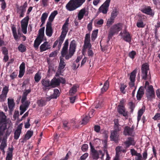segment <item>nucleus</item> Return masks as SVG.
I'll return each instance as SVG.
<instances>
[{
  "label": "nucleus",
  "mask_w": 160,
  "mask_h": 160,
  "mask_svg": "<svg viewBox=\"0 0 160 160\" xmlns=\"http://www.w3.org/2000/svg\"><path fill=\"white\" fill-rule=\"evenodd\" d=\"M135 160H143L141 154L140 153H138L135 158Z\"/></svg>",
  "instance_id": "338daca9"
},
{
  "label": "nucleus",
  "mask_w": 160,
  "mask_h": 160,
  "mask_svg": "<svg viewBox=\"0 0 160 160\" xmlns=\"http://www.w3.org/2000/svg\"><path fill=\"white\" fill-rule=\"evenodd\" d=\"M28 18L25 17L21 21V26L22 32L24 34L27 33V28L28 23Z\"/></svg>",
  "instance_id": "9d476101"
},
{
  "label": "nucleus",
  "mask_w": 160,
  "mask_h": 160,
  "mask_svg": "<svg viewBox=\"0 0 160 160\" xmlns=\"http://www.w3.org/2000/svg\"><path fill=\"white\" fill-rule=\"evenodd\" d=\"M149 70V66L147 63L143 64L141 68V76L142 78L145 80L150 81L151 79V76L150 73L148 74Z\"/></svg>",
  "instance_id": "7ed1b4c3"
},
{
  "label": "nucleus",
  "mask_w": 160,
  "mask_h": 160,
  "mask_svg": "<svg viewBox=\"0 0 160 160\" xmlns=\"http://www.w3.org/2000/svg\"><path fill=\"white\" fill-rule=\"evenodd\" d=\"M90 33H87L86 34L83 50V52H85L86 49L88 48H91L92 45L90 43Z\"/></svg>",
  "instance_id": "1a4fd4ad"
},
{
  "label": "nucleus",
  "mask_w": 160,
  "mask_h": 160,
  "mask_svg": "<svg viewBox=\"0 0 160 160\" xmlns=\"http://www.w3.org/2000/svg\"><path fill=\"white\" fill-rule=\"evenodd\" d=\"M89 14V11L88 9L83 8L81 9L78 14V19L79 20H82L84 17H87Z\"/></svg>",
  "instance_id": "0eeeda50"
},
{
  "label": "nucleus",
  "mask_w": 160,
  "mask_h": 160,
  "mask_svg": "<svg viewBox=\"0 0 160 160\" xmlns=\"http://www.w3.org/2000/svg\"><path fill=\"white\" fill-rule=\"evenodd\" d=\"M131 154L132 156H136L138 153L134 149H131L130 150Z\"/></svg>",
  "instance_id": "69168bd1"
},
{
  "label": "nucleus",
  "mask_w": 160,
  "mask_h": 160,
  "mask_svg": "<svg viewBox=\"0 0 160 160\" xmlns=\"http://www.w3.org/2000/svg\"><path fill=\"white\" fill-rule=\"evenodd\" d=\"M50 48V46L48 43L46 42L41 44L40 47V51L41 52L45 51Z\"/></svg>",
  "instance_id": "aec40b11"
},
{
  "label": "nucleus",
  "mask_w": 160,
  "mask_h": 160,
  "mask_svg": "<svg viewBox=\"0 0 160 160\" xmlns=\"http://www.w3.org/2000/svg\"><path fill=\"white\" fill-rule=\"evenodd\" d=\"M91 148V151L92 157L93 159L97 160L98 159L99 156L100 154L102 153V151L101 150L98 151H96L92 146L91 142L89 143Z\"/></svg>",
  "instance_id": "6e6552de"
},
{
  "label": "nucleus",
  "mask_w": 160,
  "mask_h": 160,
  "mask_svg": "<svg viewBox=\"0 0 160 160\" xmlns=\"http://www.w3.org/2000/svg\"><path fill=\"white\" fill-rule=\"evenodd\" d=\"M9 89L8 87L5 86L3 88L2 91V93L5 95L7 96V94L8 92Z\"/></svg>",
  "instance_id": "de8ad7c7"
},
{
  "label": "nucleus",
  "mask_w": 160,
  "mask_h": 160,
  "mask_svg": "<svg viewBox=\"0 0 160 160\" xmlns=\"http://www.w3.org/2000/svg\"><path fill=\"white\" fill-rule=\"evenodd\" d=\"M144 112V110L142 108L140 109L138 111V117H137V120H138V122L139 121V120H140L141 116L142 115Z\"/></svg>",
  "instance_id": "c03bdc74"
},
{
  "label": "nucleus",
  "mask_w": 160,
  "mask_h": 160,
  "mask_svg": "<svg viewBox=\"0 0 160 160\" xmlns=\"http://www.w3.org/2000/svg\"><path fill=\"white\" fill-rule=\"evenodd\" d=\"M58 14V12L57 11H54L52 12L49 18V19L50 21H52L54 19L55 16Z\"/></svg>",
  "instance_id": "a19ab883"
},
{
  "label": "nucleus",
  "mask_w": 160,
  "mask_h": 160,
  "mask_svg": "<svg viewBox=\"0 0 160 160\" xmlns=\"http://www.w3.org/2000/svg\"><path fill=\"white\" fill-rule=\"evenodd\" d=\"M12 128L9 127L6 129V131L5 133V136H8L10 134L12 131Z\"/></svg>",
  "instance_id": "864d4df0"
},
{
  "label": "nucleus",
  "mask_w": 160,
  "mask_h": 160,
  "mask_svg": "<svg viewBox=\"0 0 160 160\" xmlns=\"http://www.w3.org/2000/svg\"><path fill=\"white\" fill-rule=\"evenodd\" d=\"M60 37H59V40H56L55 42L54 43V44L53 45V48H55L56 47V46L58 44V47L59 49H60V48H61V45L62 43H61V44H60Z\"/></svg>",
  "instance_id": "603ef678"
},
{
  "label": "nucleus",
  "mask_w": 160,
  "mask_h": 160,
  "mask_svg": "<svg viewBox=\"0 0 160 160\" xmlns=\"http://www.w3.org/2000/svg\"><path fill=\"white\" fill-rule=\"evenodd\" d=\"M53 30L51 26V23L50 22H48L46 25V33L48 37H51L53 33Z\"/></svg>",
  "instance_id": "dca6fc26"
},
{
  "label": "nucleus",
  "mask_w": 160,
  "mask_h": 160,
  "mask_svg": "<svg viewBox=\"0 0 160 160\" xmlns=\"http://www.w3.org/2000/svg\"><path fill=\"white\" fill-rule=\"evenodd\" d=\"M25 71V63L24 62H22L19 67V72L18 77L22 78L24 74Z\"/></svg>",
  "instance_id": "412c9836"
},
{
  "label": "nucleus",
  "mask_w": 160,
  "mask_h": 160,
  "mask_svg": "<svg viewBox=\"0 0 160 160\" xmlns=\"http://www.w3.org/2000/svg\"><path fill=\"white\" fill-rule=\"evenodd\" d=\"M45 28L42 27L39 30L38 36V38H41L43 39L44 36Z\"/></svg>",
  "instance_id": "473e14b6"
},
{
  "label": "nucleus",
  "mask_w": 160,
  "mask_h": 160,
  "mask_svg": "<svg viewBox=\"0 0 160 160\" xmlns=\"http://www.w3.org/2000/svg\"><path fill=\"white\" fill-rule=\"evenodd\" d=\"M134 126L132 125L131 128L127 126L125 127L123 131L124 135L132 136L134 134Z\"/></svg>",
  "instance_id": "f8f14e48"
},
{
  "label": "nucleus",
  "mask_w": 160,
  "mask_h": 160,
  "mask_svg": "<svg viewBox=\"0 0 160 160\" xmlns=\"http://www.w3.org/2000/svg\"><path fill=\"white\" fill-rule=\"evenodd\" d=\"M141 11L143 13L148 14L152 15V11L150 7H148L141 10Z\"/></svg>",
  "instance_id": "b1692460"
},
{
  "label": "nucleus",
  "mask_w": 160,
  "mask_h": 160,
  "mask_svg": "<svg viewBox=\"0 0 160 160\" xmlns=\"http://www.w3.org/2000/svg\"><path fill=\"white\" fill-rule=\"evenodd\" d=\"M18 49L19 51L23 52L26 51V48L25 46L22 44H20L18 47Z\"/></svg>",
  "instance_id": "79ce46f5"
},
{
  "label": "nucleus",
  "mask_w": 160,
  "mask_h": 160,
  "mask_svg": "<svg viewBox=\"0 0 160 160\" xmlns=\"http://www.w3.org/2000/svg\"><path fill=\"white\" fill-rule=\"evenodd\" d=\"M118 113L125 117L128 116V112L126 111L124 106L119 105L118 106Z\"/></svg>",
  "instance_id": "f3484780"
},
{
  "label": "nucleus",
  "mask_w": 160,
  "mask_h": 160,
  "mask_svg": "<svg viewBox=\"0 0 160 160\" xmlns=\"http://www.w3.org/2000/svg\"><path fill=\"white\" fill-rule=\"evenodd\" d=\"M7 117L5 113L2 111L0 112V122L5 123L7 122Z\"/></svg>",
  "instance_id": "bb28decb"
},
{
  "label": "nucleus",
  "mask_w": 160,
  "mask_h": 160,
  "mask_svg": "<svg viewBox=\"0 0 160 160\" xmlns=\"http://www.w3.org/2000/svg\"><path fill=\"white\" fill-rule=\"evenodd\" d=\"M12 34L14 38L16 41L18 40V37L17 34V31L16 28L14 27H12Z\"/></svg>",
  "instance_id": "e433bc0d"
},
{
  "label": "nucleus",
  "mask_w": 160,
  "mask_h": 160,
  "mask_svg": "<svg viewBox=\"0 0 160 160\" xmlns=\"http://www.w3.org/2000/svg\"><path fill=\"white\" fill-rule=\"evenodd\" d=\"M78 87V86L77 85H75L73 86L69 90V94L70 95H72L76 93Z\"/></svg>",
  "instance_id": "c756f323"
},
{
  "label": "nucleus",
  "mask_w": 160,
  "mask_h": 160,
  "mask_svg": "<svg viewBox=\"0 0 160 160\" xmlns=\"http://www.w3.org/2000/svg\"><path fill=\"white\" fill-rule=\"evenodd\" d=\"M88 48V56L89 57H92L94 53L92 50L91 49V48Z\"/></svg>",
  "instance_id": "5fc2aeb1"
},
{
  "label": "nucleus",
  "mask_w": 160,
  "mask_h": 160,
  "mask_svg": "<svg viewBox=\"0 0 160 160\" xmlns=\"http://www.w3.org/2000/svg\"><path fill=\"white\" fill-rule=\"evenodd\" d=\"M52 88H54L58 86L60 84V81L58 78H53L51 81Z\"/></svg>",
  "instance_id": "4be33fe9"
},
{
  "label": "nucleus",
  "mask_w": 160,
  "mask_h": 160,
  "mask_svg": "<svg viewBox=\"0 0 160 160\" xmlns=\"http://www.w3.org/2000/svg\"><path fill=\"white\" fill-rule=\"evenodd\" d=\"M22 125L23 124L22 123L19 124L17 127L16 129L15 130L14 136L15 139L17 140L19 138L21 133Z\"/></svg>",
  "instance_id": "4468645a"
},
{
  "label": "nucleus",
  "mask_w": 160,
  "mask_h": 160,
  "mask_svg": "<svg viewBox=\"0 0 160 160\" xmlns=\"http://www.w3.org/2000/svg\"><path fill=\"white\" fill-rule=\"evenodd\" d=\"M33 132L32 131H28L25 134V138L26 139H29L32 135Z\"/></svg>",
  "instance_id": "4c0bfd02"
},
{
  "label": "nucleus",
  "mask_w": 160,
  "mask_h": 160,
  "mask_svg": "<svg viewBox=\"0 0 160 160\" xmlns=\"http://www.w3.org/2000/svg\"><path fill=\"white\" fill-rule=\"evenodd\" d=\"M65 63L64 62V59L60 57V62L59 65V68L60 69H62L64 68L65 66Z\"/></svg>",
  "instance_id": "72a5a7b5"
},
{
  "label": "nucleus",
  "mask_w": 160,
  "mask_h": 160,
  "mask_svg": "<svg viewBox=\"0 0 160 160\" xmlns=\"http://www.w3.org/2000/svg\"><path fill=\"white\" fill-rule=\"evenodd\" d=\"M136 54V52L133 51H132L129 54V57L132 59H133L134 58V57Z\"/></svg>",
  "instance_id": "bf43d9fd"
},
{
  "label": "nucleus",
  "mask_w": 160,
  "mask_h": 160,
  "mask_svg": "<svg viewBox=\"0 0 160 160\" xmlns=\"http://www.w3.org/2000/svg\"><path fill=\"white\" fill-rule=\"evenodd\" d=\"M127 87L126 85L124 84H121L120 85V91L121 92L124 94L125 93V91H124L125 88Z\"/></svg>",
  "instance_id": "6e6d98bb"
},
{
  "label": "nucleus",
  "mask_w": 160,
  "mask_h": 160,
  "mask_svg": "<svg viewBox=\"0 0 160 160\" xmlns=\"http://www.w3.org/2000/svg\"><path fill=\"white\" fill-rule=\"evenodd\" d=\"M146 95L148 99H151L154 96V92L153 90V86L150 85L148 86V88H146Z\"/></svg>",
  "instance_id": "9b49d317"
},
{
  "label": "nucleus",
  "mask_w": 160,
  "mask_h": 160,
  "mask_svg": "<svg viewBox=\"0 0 160 160\" xmlns=\"http://www.w3.org/2000/svg\"><path fill=\"white\" fill-rule=\"evenodd\" d=\"M119 134L116 131H111L110 138L111 140L114 142H117L118 139Z\"/></svg>",
  "instance_id": "6ab92c4d"
},
{
  "label": "nucleus",
  "mask_w": 160,
  "mask_h": 160,
  "mask_svg": "<svg viewBox=\"0 0 160 160\" xmlns=\"http://www.w3.org/2000/svg\"><path fill=\"white\" fill-rule=\"evenodd\" d=\"M90 118L88 116H86L82 119V124H86L89 121Z\"/></svg>",
  "instance_id": "4d7b16f0"
},
{
  "label": "nucleus",
  "mask_w": 160,
  "mask_h": 160,
  "mask_svg": "<svg viewBox=\"0 0 160 160\" xmlns=\"http://www.w3.org/2000/svg\"><path fill=\"white\" fill-rule=\"evenodd\" d=\"M7 96L2 94L0 95V102H2L4 101L6 98Z\"/></svg>",
  "instance_id": "680f3d73"
},
{
  "label": "nucleus",
  "mask_w": 160,
  "mask_h": 160,
  "mask_svg": "<svg viewBox=\"0 0 160 160\" xmlns=\"http://www.w3.org/2000/svg\"><path fill=\"white\" fill-rule=\"evenodd\" d=\"M137 70L135 69L133 70L130 75L129 79L130 81H133L135 80V78L136 76V74L137 73Z\"/></svg>",
  "instance_id": "c85d7f7f"
},
{
  "label": "nucleus",
  "mask_w": 160,
  "mask_h": 160,
  "mask_svg": "<svg viewBox=\"0 0 160 160\" xmlns=\"http://www.w3.org/2000/svg\"><path fill=\"white\" fill-rule=\"evenodd\" d=\"M79 7L74 0H70L66 6V9L70 11H74Z\"/></svg>",
  "instance_id": "39448f33"
},
{
  "label": "nucleus",
  "mask_w": 160,
  "mask_h": 160,
  "mask_svg": "<svg viewBox=\"0 0 160 160\" xmlns=\"http://www.w3.org/2000/svg\"><path fill=\"white\" fill-rule=\"evenodd\" d=\"M88 148V145L87 144H83L82 147V150L83 152L86 151Z\"/></svg>",
  "instance_id": "0e129e2a"
},
{
  "label": "nucleus",
  "mask_w": 160,
  "mask_h": 160,
  "mask_svg": "<svg viewBox=\"0 0 160 160\" xmlns=\"http://www.w3.org/2000/svg\"><path fill=\"white\" fill-rule=\"evenodd\" d=\"M121 35L122 38L125 41L130 42L131 40V37L128 32L126 31H124L123 32H121L119 34Z\"/></svg>",
  "instance_id": "ddd939ff"
},
{
  "label": "nucleus",
  "mask_w": 160,
  "mask_h": 160,
  "mask_svg": "<svg viewBox=\"0 0 160 160\" xmlns=\"http://www.w3.org/2000/svg\"><path fill=\"white\" fill-rule=\"evenodd\" d=\"M43 39L37 38L35 40L34 46L35 48H38L42 41Z\"/></svg>",
  "instance_id": "cd10ccee"
},
{
  "label": "nucleus",
  "mask_w": 160,
  "mask_h": 160,
  "mask_svg": "<svg viewBox=\"0 0 160 160\" xmlns=\"http://www.w3.org/2000/svg\"><path fill=\"white\" fill-rule=\"evenodd\" d=\"M8 108L11 111H12L15 106V103L13 99H12L8 98Z\"/></svg>",
  "instance_id": "5701e85b"
},
{
  "label": "nucleus",
  "mask_w": 160,
  "mask_h": 160,
  "mask_svg": "<svg viewBox=\"0 0 160 160\" xmlns=\"http://www.w3.org/2000/svg\"><path fill=\"white\" fill-rule=\"evenodd\" d=\"M144 94V90L143 87H141L138 91L137 97L138 100H140Z\"/></svg>",
  "instance_id": "393cba45"
},
{
  "label": "nucleus",
  "mask_w": 160,
  "mask_h": 160,
  "mask_svg": "<svg viewBox=\"0 0 160 160\" xmlns=\"http://www.w3.org/2000/svg\"><path fill=\"white\" fill-rule=\"evenodd\" d=\"M124 143L126 147L128 148L131 145L134 146L136 143V142L133 138L129 137L128 138L127 140L124 142Z\"/></svg>",
  "instance_id": "a211bd4d"
},
{
  "label": "nucleus",
  "mask_w": 160,
  "mask_h": 160,
  "mask_svg": "<svg viewBox=\"0 0 160 160\" xmlns=\"http://www.w3.org/2000/svg\"><path fill=\"white\" fill-rule=\"evenodd\" d=\"M68 40H66L64 44V46L61 52L62 56L65 57L66 59L68 60L73 55L75 51L76 45L74 40H72L70 42L69 48V52H68Z\"/></svg>",
  "instance_id": "f257e3e1"
},
{
  "label": "nucleus",
  "mask_w": 160,
  "mask_h": 160,
  "mask_svg": "<svg viewBox=\"0 0 160 160\" xmlns=\"http://www.w3.org/2000/svg\"><path fill=\"white\" fill-rule=\"evenodd\" d=\"M42 83L43 86V88L44 90H48L52 88L51 82L48 80L43 79L42 81Z\"/></svg>",
  "instance_id": "2eb2a0df"
},
{
  "label": "nucleus",
  "mask_w": 160,
  "mask_h": 160,
  "mask_svg": "<svg viewBox=\"0 0 160 160\" xmlns=\"http://www.w3.org/2000/svg\"><path fill=\"white\" fill-rule=\"evenodd\" d=\"M30 103V102H29L26 101L24 102L23 103H22V105H21V106L27 110V109L28 108L29 105Z\"/></svg>",
  "instance_id": "09e8293b"
},
{
  "label": "nucleus",
  "mask_w": 160,
  "mask_h": 160,
  "mask_svg": "<svg viewBox=\"0 0 160 160\" xmlns=\"http://www.w3.org/2000/svg\"><path fill=\"white\" fill-rule=\"evenodd\" d=\"M116 156L119 157L120 152H125V150L122 149V147L121 146H118L116 147Z\"/></svg>",
  "instance_id": "2f4dec72"
},
{
  "label": "nucleus",
  "mask_w": 160,
  "mask_h": 160,
  "mask_svg": "<svg viewBox=\"0 0 160 160\" xmlns=\"http://www.w3.org/2000/svg\"><path fill=\"white\" fill-rule=\"evenodd\" d=\"M92 20L87 25L88 29L90 32L92 29Z\"/></svg>",
  "instance_id": "e2e57ef3"
},
{
  "label": "nucleus",
  "mask_w": 160,
  "mask_h": 160,
  "mask_svg": "<svg viewBox=\"0 0 160 160\" xmlns=\"http://www.w3.org/2000/svg\"><path fill=\"white\" fill-rule=\"evenodd\" d=\"M111 0H106L105 2L101 6L99 9L100 12L103 14H106L108 9Z\"/></svg>",
  "instance_id": "423d86ee"
},
{
  "label": "nucleus",
  "mask_w": 160,
  "mask_h": 160,
  "mask_svg": "<svg viewBox=\"0 0 160 160\" xmlns=\"http://www.w3.org/2000/svg\"><path fill=\"white\" fill-rule=\"evenodd\" d=\"M7 146L6 140L5 139H3L0 145V150L4 153L5 152L4 149L7 147Z\"/></svg>",
  "instance_id": "a878e982"
},
{
  "label": "nucleus",
  "mask_w": 160,
  "mask_h": 160,
  "mask_svg": "<svg viewBox=\"0 0 160 160\" xmlns=\"http://www.w3.org/2000/svg\"><path fill=\"white\" fill-rule=\"evenodd\" d=\"M59 91L57 89H55L54 90V93L52 95V98H56L59 96Z\"/></svg>",
  "instance_id": "37998d69"
},
{
  "label": "nucleus",
  "mask_w": 160,
  "mask_h": 160,
  "mask_svg": "<svg viewBox=\"0 0 160 160\" xmlns=\"http://www.w3.org/2000/svg\"><path fill=\"white\" fill-rule=\"evenodd\" d=\"M48 14L46 12H44L43 13L41 17V21L42 24L41 26L45 22V21L47 18Z\"/></svg>",
  "instance_id": "7c9ffc66"
},
{
  "label": "nucleus",
  "mask_w": 160,
  "mask_h": 160,
  "mask_svg": "<svg viewBox=\"0 0 160 160\" xmlns=\"http://www.w3.org/2000/svg\"><path fill=\"white\" fill-rule=\"evenodd\" d=\"M109 87V82L108 80H107L104 84L103 86L101 88V91L103 92L106 91Z\"/></svg>",
  "instance_id": "c9c22d12"
},
{
  "label": "nucleus",
  "mask_w": 160,
  "mask_h": 160,
  "mask_svg": "<svg viewBox=\"0 0 160 160\" xmlns=\"http://www.w3.org/2000/svg\"><path fill=\"white\" fill-rule=\"evenodd\" d=\"M37 104L39 107H42L46 105V101L45 100L42 99L37 101Z\"/></svg>",
  "instance_id": "ea45409f"
},
{
  "label": "nucleus",
  "mask_w": 160,
  "mask_h": 160,
  "mask_svg": "<svg viewBox=\"0 0 160 160\" xmlns=\"http://www.w3.org/2000/svg\"><path fill=\"white\" fill-rule=\"evenodd\" d=\"M114 20L110 17L108 18L107 22L106 25L107 26L110 27L114 22Z\"/></svg>",
  "instance_id": "a18cd8bd"
},
{
  "label": "nucleus",
  "mask_w": 160,
  "mask_h": 160,
  "mask_svg": "<svg viewBox=\"0 0 160 160\" xmlns=\"http://www.w3.org/2000/svg\"><path fill=\"white\" fill-rule=\"evenodd\" d=\"M154 120H160V113H157L153 118Z\"/></svg>",
  "instance_id": "774afa93"
},
{
  "label": "nucleus",
  "mask_w": 160,
  "mask_h": 160,
  "mask_svg": "<svg viewBox=\"0 0 160 160\" xmlns=\"http://www.w3.org/2000/svg\"><path fill=\"white\" fill-rule=\"evenodd\" d=\"M68 19L66 20L62 27V32L60 36V44L62 43L68 31Z\"/></svg>",
  "instance_id": "20e7f679"
},
{
  "label": "nucleus",
  "mask_w": 160,
  "mask_h": 160,
  "mask_svg": "<svg viewBox=\"0 0 160 160\" xmlns=\"http://www.w3.org/2000/svg\"><path fill=\"white\" fill-rule=\"evenodd\" d=\"M114 122V129L115 130L114 131H116L118 132V131H120L121 130V128L119 127V125L118 122H116L115 121Z\"/></svg>",
  "instance_id": "49530a36"
},
{
  "label": "nucleus",
  "mask_w": 160,
  "mask_h": 160,
  "mask_svg": "<svg viewBox=\"0 0 160 160\" xmlns=\"http://www.w3.org/2000/svg\"><path fill=\"white\" fill-rule=\"evenodd\" d=\"M122 28V24L121 23H118L113 25L110 28L109 32L108 38H111L115 34H117L121 31Z\"/></svg>",
  "instance_id": "f03ea898"
},
{
  "label": "nucleus",
  "mask_w": 160,
  "mask_h": 160,
  "mask_svg": "<svg viewBox=\"0 0 160 160\" xmlns=\"http://www.w3.org/2000/svg\"><path fill=\"white\" fill-rule=\"evenodd\" d=\"M77 5L80 7L83 3H84L86 0H74Z\"/></svg>",
  "instance_id": "3c124183"
},
{
  "label": "nucleus",
  "mask_w": 160,
  "mask_h": 160,
  "mask_svg": "<svg viewBox=\"0 0 160 160\" xmlns=\"http://www.w3.org/2000/svg\"><path fill=\"white\" fill-rule=\"evenodd\" d=\"M34 80L35 82H38L41 78V73L39 72H37L34 76Z\"/></svg>",
  "instance_id": "58836bf2"
},
{
  "label": "nucleus",
  "mask_w": 160,
  "mask_h": 160,
  "mask_svg": "<svg viewBox=\"0 0 160 160\" xmlns=\"http://www.w3.org/2000/svg\"><path fill=\"white\" fill-rule=\"evenodd\" d=\"M117 15L118 12L116 10H113L111 14L110 18L114 20Z\"/></svg>",
  "instance_id": "8fccbe9b"
},
{
  "label": "nucleus",
  "mask_w": 160,
  "mask_h": 160,
  "mask_svg": "<svg viewBox=\"0 0 160 160\" xmlns=\"http://www.w3.org/2000/svg\"><path fill=\"white\" fill-rule=\"evenodd\" d=\"M98 29H96L92 31V35H91V40L93 41L96 38L97 36V34L98 33Z\"/></svg>",
  "instance_id": "f704fd0d"
},
{
  "label": "nucleus",
  "mask_w": 160,
  "mask_h": 160,
  "mask_svg": "<svg viewBox=\"0 0 160 160\" xmlns=\"http://www.w3.org/2000/svg\"><path fill=\"white\" fill-rule=\"evenodd\" d=\"M148 153L147 150H145L142 153V157L143 160H146L147 158Z\"/></svg>",
  "instance_id": "13d9d810"
},
{
  "label": "nucleus",
  "mask_w": 160,
  "mask_h": 160,
  "mask_svg": "<svg viewBox=\"0 0 160 160\" xmlns=\"http://www.w3.org/2000/svg\"><path fill=\"white\" fill-rule=\"evenodd\" d=\"M137 26L139 28H143L144 27V25L142 21L138 22L137 23Z\"/></svg>",
  "instance_id": "052dcab7"
}]
</instances>
